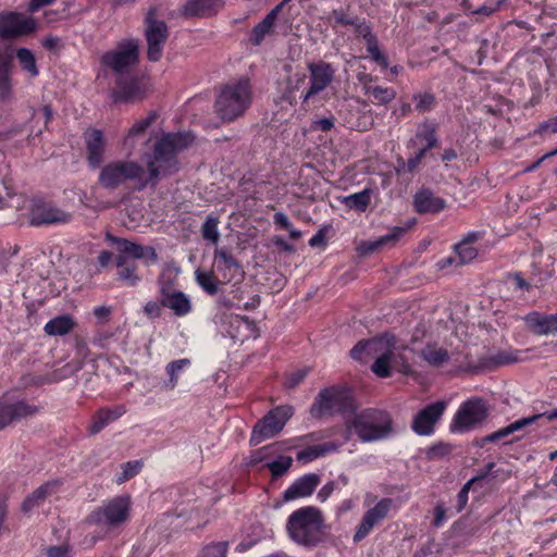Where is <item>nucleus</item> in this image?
Returning a JSON list of instances; mask_svg holds the SVG:
<instances>
[{
	"label": "nucleus",
	"mask_w": 557,
	"mask_h": 557,
	"mask_svg": "<svg viewBox=\"0 0 557 557\" xmlns=\"http://www.w3.org/2000/svg\"><path fill=\"white\" fill-rule=\"evenodd\" d=\"M190 134H166L158 140L153 153L146 161L145 168L135 160L117 159L108 162L100 169L98 182L104 189H117L126 182H135L138 188L147 185L156 186L158 182L176 173L180 169L177 153L193 143Z\"/></svg>",
	"instance_id": "obj_1"
},
{
	"label": "nucleus",
	"mask_w": 557,
	"mask_h": 557,
	"mask_svg": "<svg viewBox=\"0 0 557 557\" xmlns=\"http://www.w3.org/2000/svg\"><path fill=\"white\" fill-rule=\"evenodd\" d=\"M408 346L395 335L385 333L381 336L360 341L350 350L355 360L368 362L373 360L372 372L379 377H389L393 371L404 374L410 372V364L405 352Z\"/></svg>",
	"instance_id": "obj_2"
},
{
	"label": "nucleus",
	"mask_w": 557,
	"mask_h": 557,
	"mask_svg": "<svg viewBox=\"0 0 557 557\" xmlns=\"http://www.w3.org/2000/svg\"><path fill=\"white\" fill-rule=\"evenodd\" d=\"M324 519L322 512L312 506L295 510L287 519L286 531L298 545L312 547L323 540Z\"/></svg>",
	"instance_id": "obj_3"
},
{
	"label": "nucleus",
	"mask_w": 557,
	"mask_h": 557,
	"mask_svg": "<svg viewBox=\"0 0 557 557\" xmlns=\"http://www.w3.org/2000/svg\"><path fill=\"white\" fill-rule=\"evenodd\" d=\"M348 434H356L361 442H376L388 437L393 432L391 416L383 410L366 409L359 413H351L346 418Z\"/></svg>",
	"instance_id": "obj_4"
},
{
	"label": "nucleus",
	"mask_w": 557,
	"mask_h": 557,
	"mask_svg": "<svg viewBox=\"0 0 557 557\" xmlns=\"http://www.w3.org/2000/svg\"><path fill=\"white\" fill-rule=\"evenodd\" d=\"M251 103V88L248 79L226 84L219 92L214 110L223 122H233L242 116Z\"/></svg>",
	"instance_id": "obj_5"
},
{
	"label": "nucleus",
	"mask_w": 557,
	"mask_h": 557,
	"mask_svg": "<svg viewBox=\"0 0 557 557\" xmlns=\"http://www.w3.org/2000/svg\"><path fill=\"white\" fill-rule=\"evenodd\" d=\"M355 405L349 392L343 387L331 386L322 389L315 397L310 413L314 418L330 417L336 413L349 418Z\"/></svg>",
	"instance_id": "obj_6"
},
{
	"label": "nucleus",
	"mask_w": 557,
	"mask_h": 557,
	"mask_svg": "<svg viewBox=\"0 0 557 557\" xmlns=\"http://www.w3.org/2000/svg\"><path fill=\"white\" fill-rule=\"evenodd\" d=\"M131 504L129 495L113 497L95 508L86 518V522L110 529L119 528L128 520Z\"/></svg>",
	"instance_id": "obj_7"
},
{
	"label": "nucleus",
	"mask_w": 557,
	"mask_h": 557,
	"mask_svg": "<svg viewBox=\"0 0 557 557\" xmlns=\"http://www.w3.org/2000/svg\"><path fill=\"white\" fill-rule=\"evenodd\" d=\"M138 41L124 39L116 47L101 57V64L112 70L119 77L126 76L128 71L138 62Z\"/></svg>",
	"instance_id": "obj_8"
},
{
	"label": "nucleus",
	"mask_w": 557,
	"mask_h": 557,
	"mask_svg": "<svg viewBox=\"0 0 557 557\" xmlns=\"http://www.w3.org/2000/svg\"><path fill=\"white\" fill-rule=\"evenodd\" d=\"M293 413L294 409L290 406H278L272 409L253 426L250 443L252 445H258L261 442L277 435Z\"/></svg>",
	"instance_id": "obj_9"
},
{
	"label": "nucleus",
	"mask_w": 557,
	"mask_h": 557,
	"mask_svg": "<svg viewBox=\"0 0 557 557\" xmlns=\"http://www.w3.org/2000/svg\"><path fill=\"white\" fill-rule=\"evenodd\" d=\"M157 16V9L150 8L145 17V38L148 46L147 57L152 62L161 59L164 45L169 38L166 23Z\"/></svg>",
	"instance_id": "obj_10"
},
{
	"label": "nucleus",
	"mask_w": 557,
	"mask_h": 557,
	"mask_svg": "<svg viewBox=\"0 0 557 557\" xmlns=\"http://www.w3.org/2000/svg\"><path fill=\"white\" fill-rule=\"evenodd\" d=\"M488 410L480 398H472L460 405L455 413L450 430L453 432H468L480 426L487 418Z\"/></svg>",
	"instance_id": "obj_11"
},
{
	"label": "nucleus",
	"mask_w": 557,
	"mask_h": 557,
	"mask_svg": "<svg viewBox=\"0 0 557 557\" xmlns=\"http://www.w3.org/2000/svg\"><path fill=\"white\" fill-rule=\"evenodd\" d=\"M309 71V87L302 92V103H309L311 99L324 91L334 81L336 70L325 61L310 62L307 64Z\"/></svg>",
	"instance_id": "obj_12"
},
{
	"label": "nucleus",
	"mask_w": 557,
	"mask_h": 557,
	"mask_svg": "<svg viewBox=\"0 0 557 557\" xmlns=\"http://www.w3.org/2000/svg\"><path fill=\"white\" fill-rule=\"evenodd\" d=\"M37 24L34 17L18 12L0 13V37L12 39L34 33Z\"/></svg>",
	"instance_id": "obj_13"
},
{
	"label": "nucleus",
	"mask_w": 557,
	"mask_h": 557,
	"mask_svg": "<svg viewBox=\"0 0 557 557\" xmlns=\"http://www.w3.org/2000/svg\"><path fill=\"white\" fill-rule=\"evenodd\" d=\"M71 220V213L57 208L51 202L36 200L29 209V223L33 226L66 224Z\"/></svg>",
	"instance_id": "obj_14"
},
{
	"label": "nucleus",
	"mask_w": 557,
	"mask_h": 557,
	"mask_svg": "<svg viewBox=\"0 0 557 557\" xmlns=\"http://www.w3.org/2000/svg\"><path fill=\"white\" fill-rule=\"evenodd\" d=\"M107 239L116 246L119 256H125V260L129 257L134 259H144L147 263H154L158 260L157 251L152 246H143L111 234H107Z\"/></svg>",
	"instance_id": "obj_15"
},
{
	"label": "nucleus",
	"mask_w": 557,
	"mask_h": 557,
	"mask_svg": "<svg viewBox=\"0 0 557 557\" xmlns=\"http://www.w3.org/2000/svg\"><path fill=\"white\" fill-rule=\"evenodd\" d=\"M446 409V403L438 400L428 405L412 421V430L419 435H429L433 432L435 423Z\"/></svg>",
	"instance_id": "obj_16"
},
{
	"label": "nucleus",
	"mask_w": 557,
	"mask_h": 557,
	"mask_svg": "<svg viewBox=\"0 0 557 557\" xmlns=\"http://www.w3.org/2000/svg\"><path fill=\"white\" fill-rule=\"evenodd\" d=\"M86 146V160L91 169H98L104 160L106 139L103 132L96 128L87 129L84 133Z\"/></svg>",
	"instance_id": "obj_17"
},
{
	"label": "nucleus",
	"mask_w": 557,
	"mask_h": 557,
	"mask_svg": "<svg viewBox=\"0 0 557 557\" xmlns=\"http://www.w3.org/2000/svg\"><path fill=\"white\" fill-rule=\"evenodd\" d=\"M543 417H546L547 420L557 419V409L549 411V412L533 414L530 417H525V418L516 420L512 423H510L509 425L502 428V429L497 430L496 432L484 436L482 438V443L496 442V441H499V440H502L508 435H511L516 432L525 431L528 428L533 425L537 420L542 419Z\"/></svg>",
	"instance_id": "obj_18"
},
{
	"label": "nucleus",
	"mask_w": 557,
	"mask_h": 557,
	"mask_svg": "<svg viewBox=\"0 0 557 557\" xmlns=\"http://www.w3.org/2000/svg\"><path fill=\"white\" fill-rule=\"evenodd\" d=\"M113 95L115 101L133 102L145 98L147 88L138 78L123 76L117 78V89Z\"/></svg>",
	"instance_id": "obj_19"
},
{
	"label": "nucleus",
	"mask_w": 557,
	"mask_h": 557,
	"mask_svg": "<svg viewBox=\"0 0 557 557\" xmlns=\"http://www.w3.org/2000/svg\"><path fill=\"white\" fill-rule=\"evenodd\" d=\"M38 409L25 401L5 403L0 400V430L7 428L12 422L23 418L32 417Z\"/></svg>",
	"instance_id": "obj_20"
},
{
	"label": "nucleus",
	"mask_w": 557,
	"mask_h": 557,
	"mask_svg": "<svg viewBox=\"0 0 557 557\" xmlns=\"http://www.w3.org/2000/svg\"><path fill=\"white\" fill-rule=\"evenodd\" d=\"M60 486L61 481L59 480H52L44 483L24 499L21 506L22 511L28 513L34 508L39 507L46 499L57 494Z\"/></svg>",
	"instance_id": "obj_21"
},
{
	"label": "nucleus",
	"mask_w": 557,
	"mask_h": 557,
	"mask_svg": "<svg viewBox=\"0 0 557 557\" xmlns=\"http://www.w3.org/2000/svg\"><path fill=\"white\" fill-rule=\"evenodd\" d=\"M320 483V476L315 473L305 474L296 480L283 494L285 502L310 496Z\"/></svg>",
	"instance_id": "obj_22"
},
{
	"label": "nucleus",
	"mask_w": 557,
	"mask_h": 557,
	"mask_svg": "<svg viewBox=\"0 0 557 557\" xmlns=\"http://www.w3.org/2000/svg\"><path fill=\"white\" fill-rule=\"evenodd\" d=\"M221 7V0H187L180 13L185 17H205L215 14Z\"/></svg>",
	"instance_id": "obj_23"
},
{
	"label": "nucleus",
	"mask_w": 557,
	"mask_h": 557,
	"mask_svg": "<svg viewBox=\"0 0 557 557\" xmlns=\"http://www.w3.org/2000/svg\"><path fill=\"white\" fill-rule=\"evenodd\" d=\"M126 408L124 405H116L111 408L99 409L91 418V422L88 426V431L91 435L99 433L108 424L117 420L125 414Z\"/></svg>",
	"instance_id": "obj_24"
},
{
	"label": "nucleus",
	"mask_w": 557,
	"mask_h": 557,
	"mask_svg": "<svg viewBox=\"0 0 557 557\" xmlns=\"http://www.w3.org/2000/svg\"><path fill=\"white\" fill-rule=\"evenodd\" d=\"M528 326L539 335L557 334V313L531 312L524 318Z\"/></svg>",
	"instance_id": "obj_25"
},
{
	"label": "nucleus",
	"mask_w": 557,
	"mask_h": 557,
	"mask_svg": "<svg viewBox=\"0 0 557 557\" xmlns=\"http://www.w3.org/2000/svg\"><path fill=\"white\" fill-rule=\"evenodd\" d=\"M287 1L288 0H284L273 8L264 18L252 28L250 40L255 46H259L264 37L272 33L277 15Z\"/></svg>",
	"instance_id": "obj_26"
},
{
	"label": "nucleus",
	"mask_w": 557,
	"mask_h": 557,
	"mask_svg": "<svg viewBox=\"0 0 557 557\" xmlns=\"http://www.w3.org/2000/svg\"><path fill=\"white\" fill-rule=\"evenodd\" d=\"M413 205L419 213H438L445 207V200L436 197L431 190H421L414 195Z\"/></svg>",
	"instance_id": "obj_27"
},
{
	"label": "nucleus",
	"mask_w": 557,
	"mask_h": 557,
	"mask_svg": "<svg viewBox=\"0 0 557 557\" xmlns=\"http://www.w3.org/2000/svg\"><path fill=\"white\" fill-rule=\"evenodd\" d=\"M162 305H163V307L172 310L176 317H185L193 309V305H191L189 297L181 290H178L174 294H168L164 292V298H162Z\"/></svg>",
	"instance_id": "obj_28"
},
{
	"label": "nucleus",
	"mask_w": 557,
	"mask_h": 557,
	"mask_svg": "<svg viewBox=\"0 0 557 557\" xmlns=\"http://www.w3.org/2000/svg\"><path fill=\"white\" fill-rule=\"evenodd\" d=\"M359 81L363 83L364 92L372 96L373 101L376 104H387L396 98V90L394 88L372 85L370 84L372 78L368 75H363Z\"/></svg>",
	"instance_id": "obj_29"
},
{
	"label": "nucleus",
	"mask_w": 557,
	"mask_h": 557,
	"mask_svg": "<svg viewBox=\"0 0 557 557\" xmlns=\"http://www.w3.org/2000/svg\"><path fill=\"white\" fill-rule=\"evenodd\" d=\"M405 228L395 227L391 233L379 237L375 240L362 242L357 250L360 255H370L380 250L383 246L395 244L399 237L404 234Z\"/></svg>",
	"instance_id": "obj_30"
},
{
	"label": "nucleus",
	"mask_w": 557,
	"mask_h": 557,
	"mask_svg": "<svg viewBox=\"0 0 557 557\" xmlns=\"http://www.w3.org/2000/svg\"><path fill=\"white\" fill-rule=\"evenodd\" d=\"M12 98L11 60L0 55V102H9Z\"/></svg>",
	"instance_id": "obj_31"
},
{
	"label": "nucleus",
	"mask_w": 557,
	"mask_h": 557,
	"mask_svg": "<svg viewBox=\"0 0 557 557\" xmlns=\"http://www.w3.org/2000/svg\"><path fill=\"white\" fill-rule=\"evenodd\" d=\"M117 278L124 282L128 286H136L140 276L137 274V265L128 260H125V256L116 257Z\"/></svg>",
	"instance_id": "obj_32"
},
{
	"label": "nucleus",
	"mask_w": 557,
	"mask_h": 557,
	"mask_svg": "<svg viewBox=\"0 0 557 557\" xmlns=\"http://www.w3.org/2000/svg\"><path fill=\"white\" fill-rule=\"evenodd\" d=\"M157 112L151 111L147 117L136 121L124 138V147L132 150L135 146V138L145 134L146 129L157 120Z\"/></svg>",
	"instance_id": "obj_33"
},
{
	"label": "nucleus",
	"mask_w": 557,
	"mask_h": 557,
	"mask_svg": "<svg viewBox=\"0 0 557 557\" xmlns=\"http://www.w3.org/2000/svg\"><path fill=\"white\" fill-rule=\"evenodd\" d=\"M76 323L70 315H59L46 323L44 331L50 336H63L69 334Z\"/></svg>",
	"instance_id": "obj_34"
},
{
	"label": "nucleus",
	"mask_w": 557,
	"mask_h": 557,
	"mask_svg": "<svg viewBox=\"0 0 557 557\" xmlns=\"http://www.w3.org/2000/svg\"><path fill=\"white\" fill-rule=\"evenodd\" d=\"M337 448L338 446L332 442L309 446L298 451L297 460L308 462L319 457L325 456L326 454L336 451Z\"/></svg>",
	"instance_id": "obj_35"
},
{
	"label": "nucleus",
	"mask_w": 557,
	"mask_h": 557,
	"mask_svg": "<svg viewBox=\"0 0 557 557\" xmlns=\"http://www.w3.org/2000/svg\"><path fill=\"white\" fill-rule=\"evenodd\" d=\"M421 357L432 367H441L449 359V354L436 344H429L421 350Z\"/></svg>",
	"instance_id": "obj_36"
},
{
	"label": "nucleus",
	"mask_w": 557,
	"mask_h": 557,
	"mask_svg": "<svg viewBox=\"0 0 557 557\" xmlns=\"http://www.w3.org/2000/svg\"><path fill=\"white\" fill-rule=\"evenodd\" d=\"M371 198L372 190L370 188H366L359 193L344 197L342 203L349 209L364 212L371 202Z\"/></svg>",
	"instance_id": "obj_37"
},
{
	"label": "nucleus",
	"mask_w": 557,
	"mask_h": 557,
	"mask_svg": "<svg viewBox=\"0 0 557 557\" xmlns=\"http://www.w3.org/2000/svg\"><path fill=\"white\" fill-rule=\"evenodd\" d=\"M219 216L214 213H210L205 223L201 226V235L202 238L213 245H218L220 239V233H219Z\"/></svg>",
	"instance_id": "obj_38"
},
{
	"label": "nucleus",
	"mask_w": 557,
	"mask_h": 557,
	"mask_svg": "<svg viewBox=\"0 0 557 557\" xmlns=\"http://www.w3.org/2000/svg\"><path fill=\"white\" fill-rule=\"evenodd\" d=\"M392 505L393 500L391 498H382L373 508L367 510L363 516L376 525L387 517Z\"/></svg>",
	"instance_id": "obj_39"
},
{
	"label": "nucleus",
	"mask_w": 557,
	"mask_h": 557,
	"mask_svg": "<svg viewBox=\"0 0 557 557\" xmlns=\"http://www.w3.org/2000/svg\"><path fill=\"white\" fill-rule=\"evenodd\" d=\"M188 366H190V360L188 358L178 359L168 363L165 371L169 375V381L165 383V387L174 389L178 383L180 373Z\"/></svg>",
	"instance_id": "obj_40"
},
{
	"label": "nucleus",
	"mask_w": 557,
	"mask_h": 557,
	"mask_svg": "<svg viewBox=\"0 0 557 557\" xmlns=\"http://www.w3.org/2000/svg\"><path fill=\"white\" fill-rule=\"evenodd\" d=\"M16 58L24 71H27L30 76L36 77L38 75V69L36 65V59L34 53L27 48H20L16 50Z\"/></svg>",
	"instance_id": "obj_41"
},
{
	"label": "nucleus",
	"mask_w": 557,
	"mask_h": 557,
	"mask_svg": "<svg viewBox=\"0 0 557 557\" xmlns=\"http://www.w3.org/2000/svg\"><path fill=\"white\" fill-rule=\"evenodd\" d=\"M196 281L198 285L209 295L213 296L218 293V281L213 273L203 272L200 270L196 271Z\"/></svg>",
	"instance_id": "obj_42"
},
{
	"label": "nucleus",
	"mask_w": 557,
	"mask_h": 557,
	"mask_svg": "<svg viewBox=\"0 0 557 557\" xmlns=\"http://www.w3.org/2000/svg\"><path fill=\"white\" fill-rule=\"evenodd\" d=\"M455 252L458 258V264L468 263L475 259L478 255L476 249L471 245H468L467 242H460L459 244H457L455 247Z\"/></svg>",
	"instance_id": "obj_43"
},
{
	"label": "nucleus",
	"mask_w": 557,
	"mask_h": 557,
	"mask_svg": "<svg viewBox=\"0 0 557 557\" xmlns=\"http://www.w3.org/2000/svg\"><path fill=\"white\" fill-rule=\"evenodd\" d=\"M143 462L140 460L127 461L122 465V473L117 476L116 483L122 484L127 480L135 476L141 469Z\"/></svg>",
	"instance_id": "obj_44"
},
{
	"label": "nucleus",
	"mask_w": 557,
	"mask_h": 557,
	"mask_svg": "<svg viewBox=\"0 0 557 557\" xmlns=\"http://www.w3.org/2000/svg\"><path fill=\"white\" fill-rule=\"evenodd\" d=\"M417 138L422 139L425 145L421 149H425V153L437 145L435 127L425 125L422 131L417 133Z\"/></svg>",
	"instance_id": "obj_45"
},
{
	"label": "nucleus",
	"mask_w": 557,
	"mask_h": 557,
	"mask_svg": "<svg viewBox=\"0 0 557 557\" xmlns=\"http://www.w3.org/2000/svg\"><path fill=\"white\" fill-rule=\"evenodd\" d=\"M367 51L371 55L372 60L381 65L383 69L388 66V61L385 54L380 51L376 37L366 42Z\"/></svg>",
	"instance_id": "obj_46"
},
{
	"label": "nucleus",
	"mask_w": 557,
	"mask_h": 557,
	"mask_svg": "<svg viewBox=\"0 0 557 557\" xmlns=\"http://www.w3.org/2000/svg\"><path fill=\"white\" fill-rule=\"evenodd\" d=\"M414 108L418 112L424 113L434 107L435 98L432 94L424 92L418 94L413 97Z\"/></svg>",
	"instance_id": "obj_47"
},
{
	"label": "nucleus",
	"mask_w": 557,
	"mask_h": 557,
	"mask_svg": "<svg viewBox=\"0 0 557 557\" xmlns=\"http://www.w3.org/2000/svg\"><path fill=\"white\" fill-rule=\"evenodd\" d=\"M293 459L288 456H281L277 460L269 463V469L273 476L283 475L292 466Z\"/></svg>",
	"instance_id": "obj_48"
},
{
	"label": "nucleus",
	"mask_w": 557,
	"mask_h": 557,
	"mask_svg": "<svg viewBox=\"0 0 557 557\" xmlns=\"http://www.w3.org/2000/svg\"><path fill=\"white\" fill-rule=\"evenodd\" d=\"M214 258L223 263L224 270L240 269L239 262L223 248L215 249Z\"/></svg>",
	"instance_id": "obj_49"
},
{
	"label": "nucleus",
	"mask_w": 557,
	"mask_h": 557,
	"mask_svg": "<svg viewBox=\"0 0 557 557\" xmlns=\"http://www.w3.org/2000/svg\"><path fill=\"white\" fill-rule=\"evenodd\" d=\"M374 527H375L374 523H372L369 519H367L363 516L361 522L357 527L356 532L354 534V537H352L354 543H359L363 539H366L370 534V532L372 531V529Z\"/></svg>",
	"instance_id": "obj_50"
},
{
	"label": "nucleus",
	"mask_w": 557,
	"mask_h": 557,
	"mask_svg": "<svg viewBox=\"0 0 557 557\" xmlns=\"http://www.w3.org/2000/svg\"><path fill=\"white\" fill-rule=\"evenodd\" d=\"M227 543L219 542L207 546L202 557H226Z\"/></svg>",
	"instance_id": "obj_51"
},
{
	"label": "nucleus",
	"mask_w": 557,
	"mask_h": 557,
	"mask_svg": "<svg viewBox=\"0 0 557 557\" xmlns=\"http://www.w3.org/2000/svg\"><path fill=\"white\" fill-rule=\"evenodd\" d=\"M476 482V479H470L459 491L457 495V512H460L468 504V495L471 486Z\"/></svg>",
	"instance_id": "obj_52"
},
{
	"label": "nucleus",
	"mask_w": 557,
	"mask_h": 557,
	"mask_svg": "<svg viewBox=\"0 0 557 557\" xmlns=\"http://www.w3.org/2000/svg\"><path fill=\"white\" fill-rule=\"evenodd\" d=\"M162 297L160 298V301H148L145 306H144V312L145 314L147 315L148 319L150 320H154V319H158L160 318L161 313H162Z\"/></svg>",
	"instance_id": "obj_53"
},
{
	"label": "nucleus",
	"mask_w": 557,
	"mask_h": 557,
	"mask_svg": "<svg viewBox=\"0 0 557 557\" xmlns=\"http://www.w3.org/2000/svg\"><path fill=\"white\" fill-rule=\"evenodd\" d=\"M307 374H308V369H299L295 372H292L286 377L284 385L287 388H295L304 381V379L307 376Z\"/></svg>",
	"instance_id": "obj_54"
},
{
	"label": "nucleus",
	"mask_w": 557,
	"mask_h": 557,
	"mask_svg": "<svg viewBox=\"0 0 557 557\" xmlns=\"http://www.w3.org/2000/svg\"><path fill=\"white\" fill-rule=\"evenodd\" d=\"M535 133L540 135L547 133H557V115L549 117L548 120L541 123L539 127L535 129Z\"/></svg>",
	"instance_id": "obj_55"
},
{
	"label": "nucleus",
	"mask_w": 557,
	"mask_h": 557,
	"mask_svg": "<svg viewBox=\"0 0 557 557\" xmlns=\"http://www.w3.org/2000/svg\"><path fill=\"white\" fill-rule=\"evenodd\" d=\"M450 451H451V446H449L447 444H437L429 449L428 456L431 459L442 458V457L450 454Z\"/></svg>",
	"instance_id": "obj_56"
},
{
	"label": "nucleus",
	"mask_w": 557,
	"mask_h": 557,
	"mask_svg": "<svg viewBox=\"0 0 557 557\" xmlns=\"http://www.w3.org/2000/svg\"><path fill=\"white\" fill-rule=\"evenodd\" d=\"M355 25V33L357 36L362 37L366 42L372 40L376 36L372 33L371 27L367 23H358Z\"/></svg>",
	"instance_id": "obj_57"
},
{
	"label": "nucleus",
	"mask_w": 557,
	"mask_h": 557,
	"mask_svg": "<svg viewBox=\"0 0 557 557\" xmlns=\"http://www.w3.org/2000/svg\"><path fill=\"white\" fill-rule=\"evenodd\" d=\"M164 290L168 294H174L177 290L175 289L174 281L171 278H166L165 274H163L159 280V293L162 298H164Z\"/></svg>",
	"instance_id": "obj_58"
},
{
	"label": "nucleus",
	"mask_w": 557,
	"mask_h": 557,
	"mask_svg": "<svg viewBox=\"0 0 557 557\" xmlns=\"http://www.w3.org/2000/svg\"><path fill=\"white\" fill-rule=\"evenodd\" d=\"M334 126V117H323L312 122L311 128L314 131L327 132Z\"/></svg>",
	"instance_id": "obj_59"
},
{
	"label": "nucleus",
	"mask_w": 557,
	"mask_h": 557,
	"mask_svg": "<svg viewBox=\"0 0 557 557\" xmlns=\"http://www.w3.org/2000/svg\"><path fill=\"white\" fill-rule=\"evenodd\" d=\"M330 20L334 21L335 25H354L355 21L346 15L343 11L334 10Z\"/></svg>",
	"instance_id": "obj_60"
},
{
	"label": "nucleus",
	"mask_w": 557,
	"mask_h": 557,
	"mask_svg": "<svg viewBox=\"0 0 557 557\" xmlns=\"http://www.w3.org/2000/svg\"><path fill=\"white\" fill-rule=\"evenodd\" d=\"M425 157V149H420L413 157H410L406 163V168L408 172H413L422 159Z\"/></svg>",
	"instance_id": "obj_61"
},
{
	"label": "nucleus",
	"mask_w": 557,
	"mask_h": 557,
	"mask_svg": "<svg viewBox=\"0 0 557 557\" xmlns=\"http://www.w3.org/2000/svg\"><path fill=\"white\" fill-rule=\"evenodd\" d=\"M48 557H71L70 548L65 545L51 546L47 549Z\"/></svg>",
	"instance_id": "obj_62"
},
{
	"label": "nucleus",
	"mask_w": 557,
	"mask_h": 557,
	"mask_svg": "<svg viewBox=\"0 0 557 557\" xmlns=\"http://www.w3.org/2000/svg\"><path fill=\"white\" fill-rule=\"evenodd\" d=\"M510 278L513 281L516 289H521V290H530L531 289L530 283H528L522 277L521 273H513L510 275Z\"/></svg>",
	"instance_id": "obj_63"
},
{
	"label": "nucleus",
	"mask_w": 557,
	"mask_h": 557,
	"mask_svg": "<svg viewBox=\"0 0 557 557\" xmlns=\"http://www.w3.org/2000/svg\"><path fill=\"white\" fill-rule=\"evenodd\" d=\"M274 223L278 227L284 228V230H289L292 226V223H290L288 216L283 212H276L274 214Z\"/></svg>",
	"instance_id": "obj_64"
}]
</instances>
